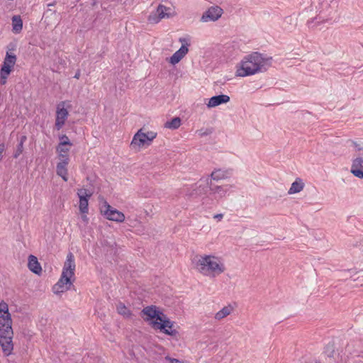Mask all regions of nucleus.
Segmentation results:
<instances>
[{"label":"nucleus","mask_w":363,"mask_h":363,"mask_svg":"<svg viewBox=\"0 0 363 363\" xmlns=\"http://www.w3.org/2000/svg\"><path fill=\"white\" fill-rule=\"evenodd\" d=\"M233 311V308L230 305H228L227 306L223 307L221 310L217 312L215 314L214 318L218 320H220L225 318L226 316H228V315H230Z\"/></svg>","instance_id":"obj_21"},{"label":"nucleus","mask_w":363,"mask_h":363,"mask_svg":"<svg viewBox=\"0 0 363 363\" xmlns=\"http://www.w3.org/2000/svg\"><path fill=\"white\" fill-rule=\"evenodd\" d=\"M313 21V19H311V21H308V24H310V23H312Z\"/></svg>","instance_id":"obj_37"},{"label":"nucleus","mask_w":363,"mask_h":363,"mask_svg":"<svg viewBox=\"0 0 363 363\" xmlns=\"http://www.w3.org/2000/svg\"><path fill=\"white\" fill-rule=\"evenodd\" d=\"M208 187L209 188L210 194H213L214 199L218 201L226 196L227 193L233 186L228 184L223 186H214L211 182L208 183V179H207L206 186H202V185L200 184L198 189L195 190V193H192L191 195H201V191H204L205 189Z\"/></svg>","instance_id":"obj_6"},{"label":"nucleus","mask_w":363,"mask_h":363,"mask_svg":"<svg viewBox=\"0 0 363 363\" xmlns=\"http://www.w3.org/2000/svg\"><path fill=\"white\" fill-rule=\"evenodd\" d=\"M155 9L156 13L150 15L148 17V21L150 23H157L159 22V13H157L159 12V5L155 6Z\"/></svg>","instance_id":"obj_28"},{"label":"nucleus","mask_w":363,"mask_h":363,"mask_svg":"<svg viewBox=\"0 0 363 363\" xmlns=\"http://www.w3.org/2000/svg\"><path fill=\"white\" fill-rule=\"evenodd\" d=\"M28 267L33 273L40 274L42 272V267L37 257L33 255L28 256Z\"/></svg>","instance_id":"obj_16"},{"label":"nucleus","mask_w":363,"mask_h":363,"mask_svg":"<svg viewBox=\"0 0 363 363\" xmlns=\"http://www.w3.org/2000/svg\"><path fill=\"white\" fill-rule=\"evenodd\" d=\"M69 161H60L56 167L57 174L65 182H67V166Z\"/></svg>","instance_id":"obj_19"},{"label":"nucleus","mask_w":363,"mask_h":363,"mask_svg":"<svg viewBox=\"0 0 363 363\" xmlns=\"http://www.w3.org/2000/svg\"><path fill=\"white\" fill-rule=\"evenodd\" d=\"M70 147H71L62 146L60 145L56 147V152L60 161H69L68 152H69Z\"/></svg>","instance_id":"obj_20"},{"label":"nucleus","mask_w":363,"mask_h":363,"mask_svg":"<svg viewBox=\"0 0 363 363\" xmlns=\"http://www.w3.org/2000/svg\"><path fill=\"white\" fill-rule=\"evenodd\" d=\"M11 73L4 74L3 71H0V82L1 84H5L6 83L8 77Z\"/></svg>","instance_id":"obj_30"},{"label":"nucleus","mask_w":363,"mask_h":363,"mask_svg":"<svg viewBox=\"0 0 363 363\" xmlns=\"http://www.w3.org/2000/svg\"><path fill=\"white\" fill-rule=\"evenodd\" d=\"M101 214L108 220L122 223L125 220V215L113 208L107 201H104L100 207Z\"/></svg>","instance_id":"obj_8"},{"label":"nucleus","mask_w":363,"mask_h":363,"mask_svg":"<svg viewBox=\"0 0 363 363\" xmlns=\"http://www.w3.org/2000/svg\"><path fill=\"white\" fill-rule=\"evenodd\" d=\"M304 186L303 183L301 182V179L296 180L294 182L292 183L288 193L289 194H294L300 192L303 190Z\"/></svg>","instance_id":"obj_24"},{"label":"nucleus","mask_w":363,"mask_h":363,"mask_svg":"<svg viewBox=\"0 0 363 363\" xmlns=\"http://www.w3.org/2000/svg\"><path fill=\"white\" fill-rule=\"evenodd\" d=\"M117 311L119 314H121L124 316H128L130 314V311L122 303H119L117 305Z\"/></svg>","instance_id":"obj_27"},{"label":"nucleus","mask_w":363,"mask_h":363,"mask_svg":"<svg viewBox=\"0 0 363 363\" xmlns=\"http://www.w3.org/2000/svg\"><path fill=\"white\" fill-rule=\"evenodd\" d=\"M195 268L204 276L216 277L223 273L225 268L218 257L211 255H196L192 259Z\"/></svg>","instance_id":"obj_3"},{"label":"nucleus","mask_w":363,"mask_h":363,"mask_svg":"<svg viewBox=\"0 0 363 363\" xmlns=\"http://www.w3.org/2000/svg\"><path fill=\"white\" fill-rule=\"evenodd\" d=\"M197 133L200 136H205L210 135L212 133V130L211 129H206L205 130L201 129L198 130Z\"/></svg>","instance_id":"obj_32"},{"label":"nucleus","mask_w":363,"mask_h":363,"mask_svg":"<svg viewBox=\"0 0 363 363\" xmlns=\"http://www.w3.org/2000/svg\"><path fill=\"white\" fill-rule=\"evenodd\" d=\"M27 140V137L26 135H22L19 140H18V143L16 146V149L13 153V157L14 158H18L23 152V145L25 143V142Z\"/></svg>","instance_id":"obj_25"},{"label":"nucleus","mask_w":363,"mask_h":363,"mask_svg":"<svg viewBox=\"0 0 363 363\" xmlns=\"http://www.w3.org/2000/svg\"><path fill=\"white\" fill-rule=\"evenodd\" d=\"M181 123V118L179 117H174L171 121H167L164 124V128L171 130H176L180 127Z\"/></svg>","instance_id":"obj_23"},{"label":"nucleus","mask_w":363,"mask_h":363,"mask_svg":"<svg viewBox=\"0 0 363 363\" xmlns=\"http://www.w3.org/2000/svg\"><path fill=\"white\" fill-rule=\"evenodd\" d=\"M179 42L181 43L182 46L176 51L169 58V63L174 65L179 63L188 53L189 47L191 45V39L189 37L179 38Z\"/></svg>","instance_id":"obj_9"},{"label":"nucleus","mask_w":363,"mask_h":363,"mask_svg":"<svg viewBox=\"0 0 363 363\" xmlns=\"http://www.w3.org/2000/svg\"><path fill=\"white\" fill-rule=\"evenodd\" d=\"M16 55L13 53L6 52V56L0 71H3L4 74L11 73L12 68L16 62Z\"/></svg>","instance_id":"obj_14"},{"label":"nucleus","mask_w":363,"mask_h":363,"mask_svg":"<svg viewBox=\"0 0 363 363\" xmlns=\"http://www.w3.org/2000/svg\"><path fill=\"white\" fill-rule=\"evenodd\" d=\"M144 320L148 322L155 329H159V311L154 306H147L140 313Z\"/></svg>","instance_id":"obj_10"},{"label":"nucleus","mask_w":363,"mask_h":363,"mask_svg":"<svg viewBox=\"0 0 363 363\" xmlns=\"http://www.w3.org/2000/svg\"><path fill=\"white\" fill-rule=\"evenodd\" d=\"M23 28V21L19 16L12 17V30L14 33H19Z\"/></svg>","instance_id":"obj_22"},{"label":"nucleus","mask_w":363,"mask_h":363,"mask_svg":"<svg viewBox=\"0 0 363 363\" xmlns=\"http://www.w3.org/2000/svg\"><path fill=\"white\" fill-rule=\"evenodd\" d=\"M223 13V9L218 6H211L207 11H206L201 18V21L202 22H208V21H216L219 18H220Z\"/></svg>","instance_id":"obj_13"},{"label":"nucleus","mask_w":363,"mask_h":363,"mask_svg":"<svg viewBox=\"0 0 363 363\" xmlns=\"http://www.w3.org/2000/svg\"><path fill=\"white\" fill-rule=\"evenodd\" d=\"M13 331L12 319L9 312V306L4 301L0 302V345L5 356L12 354Z\"/></svg>","instance_id":"obj_1"},{"label":"nucleus","mask_w":363,"mask_h":363,"mask_svg":"<svg viewBox=\"0 0 363 363\" xmlns=\"http://www.w3.org/2000/svg\"><path fill=\"white\" fill-rule=\"evenodd\" d=\"M65 101H61L56 106L55 129L57 130L63 128L69 116V112L65 108Z\"/></svg>","instance_id":"obj_11"},{"label":"nucleus","mask_w":363,"mask_h":363,"mask_svg":"<svg viewBox=\"0 0 363 363\" xmlns=\"http://www.w3.org/2000/svg\"><path fill=\"white\" fill-rule=\"evenodd\" d=\"M92 194L86 189H80L77 191L79 199V209L82 213L86 214L89 211V199Z\"/></svg>","instance_id":"obj_12"},{"label":"nucleus","mask_w":363,"mask_h":363,"mask_svg":"<svg viewBox=\"0 0 363 363\" xmlns=\"http://www.w3.org/2000/svg\"><path fill=\"white\" fill-rule=\"evenodd\" d=\"M157 137V133L147 131L144 133L143 129H140L134 135L130 143V147L135 150H140L150 146L152 140Z\"/></svg>","instance_id":"obj_5"},{"label":"nucleus","mask_w":363,"mask_h":363,"mask_svg":"<svg viewBox=\"0 0 363 363\" xmlns=\"http://www.w3.org/2000/svg\"><path fill=\"white\" fill-rule=\"evenodd\" d=\"M230 99V96L225 94L216 95L209 99L207 106L208 108L216 107L220 104L229 102Z\"/></svg>","instance_id":"obj_15"},{"label":"nucleus","mask_w":363,"mask_h":363,"mask_svg":"<svg viewBox=\"0 0 363 363\" xmlns=\"http://www.w3.org/2000/svg\"><path fill=\"white\" fill-rule=\"evenodd\" d=\"M231 176V170H223L220 169H216L213 172H211L210 177H211V181L215 180V181H219L222 179H227Z\"/></svg>","instance_id":"obj_18"},{"label":"nucleus","mask_w":363,"mask_h":363,"mask_svg":"<svg viewBox=\"0 0 363 363\" xmlns=\"http://www.w3.org/2000/svg\"><path fill=\"white\" fill-rule=\"evenodd\" d=\"M60 143L58 145L62 146H69L72 147V143L69 140V138L66 135H61L59 136Z\"/></svg>","instance_id":"obj_29"},{"label":"nucleus","mask_w":363,"mask_h":363,"mask_svg":"<svg viewBox=\"0 0 363 363\" xmlns=\"http://www.w3.org/2000/svg\"><path fill=\"white\" fill-rule=\"evenodd\" d=\"M353 174L358 177V178H361V179H363V172L360 170H354V172H353Z\"/></svg>","instance_id":"obj_33"},{"label":"nucleus","mask_w":363,"mask_h":363,"mask_svg":"<svg viewBox=\"0 0 363 363\" xmlns=\"http://www.w3.org/2000/svg\"><path fill=\"white\" fill-rule=\"evenodd\" d=\"M177 14L174 6L170 4L169 6L160 4V19L169 18Z\"/></svg>","instance_id":"obj_17"},{"label":"nucleus","mask_w":363,"mask_h":363,"mask_svg":"<svg viewBox=\"0 0 363 363\" xmlns=\"http://www.w3.org/2000/svg\"><path fill=\"white\" fill-rule=\"evenodd\" d=\"M318 363H320V362H318Z\"/></svg>","instance_id":"obj_38"},{"label":"nucleus","mask_w":363,"mask_h":363,"mask_svg":"<svg viewBox=\"0 0 363 363\" xmlns=\"http://www.w3.org/2000/svg\"><path fill=\"white\" fill-rule=\"evenodd\" d=\"M75 268L74 257L72 252H69L62 268L61 277L52 287L54 294H60L69 289L72 284L71 279L74 276Z\"/></svg>","instance_id":"obj_4"},{"label":"nucleus","mask_w":363,"mask_h":363,"mask_svg":"<svg viewBox=\"0 0 363 363\" xmlns=\"http://www.w3.org/2000/svg\"><path fill=\"white\" fill-rule=\"evenodd\" d=\"M164 359H165L166 361H168L169 363H186L185 361L179 360V359H176V358H172V357H170L168 355L166 356Z\"/></svg>","instance_id":"obj_31"},{"label":"nucleus","mask_w":363,"mask_h":363,"mask_svg":"<svg viewBox=\"0 0 363 363\" xmlns=\"http://www.w3.org/2000/svg\"><path fill=\"white\" fill-rule=\"evenodd\" d=\"M360 170L363 172V159L361 157L356 158L353 160L351 172L353 174L354 170Z\"/></svg>","instance_id":"obj_26"},{"label":"nucleus","mask_w":363,"mask_h":363,"mask_svg":"<svg viewBox=\"0 0 363 363\" xmlns=\"http://www.w3.org/2000/svg\"><path fill=\"white\" fill-rule=\"evenodd\" d=\"M5 150V145L4 143L0 144V156L3 157V152Z\"/></svg>","instance_id":"obj_34"},{"label":"nucleus","mask_w":363,"mask_h":363,"mask_svg":"<svg viewBox=\"0 0 363 363\" xmlns=\"http://www.w3.org/2000/svg\"><path fill=\"white\" fill-rule=\"evenodd\" d=\"M272 61V57L255 52L243 59L240 67L237 70V75L246 77L266 71L271 66Z\"/></svg>","instance_id":"obj_2"},{"label":"nucleus","mask_w":363,"mask_h":363,"mask_svg":"<svg viewBox=\"0 0 363 363\" xmlns=\"http://www.w3.org/2000/svg\"><path fill=\"white\" fill-rule=\"evenodd\" d=\"M223 214H222V213L216 214V215L213 216V218H214L215 219H217V220H220L223 218Z\"/></svg>","instance_id":"obj_35"},{"label":"nucleus","mask_w":363,"mask_h":363,"mask_svg":"<svg viewBox=\"0 0 363 363\" xmlns=\"http://www.w3.org/2000/svg\"><path fill=\"white\" fill-rule=\"evenodd\" d=\"M161 333L169 335L176 340L178 339L179 336L176 323L169 319L162 311H160V334Z\"/></svg>","instance_id":"obj_7"},{"label":"nucleus","mask_w":363,"mask_h":363,"mask_svg":"<svg viewBox=\"0 0 363 363\" xmlns=\"http://www.w3.org/2000/svg\"><path fill=\"white\" fill-rule=\"evenodd\" d=\"M79 77H80V72H79V71H77V72H76V74H74V77L75 79H79Z\"/></svg>","instance_id":"obj_36"}]
</instances>
